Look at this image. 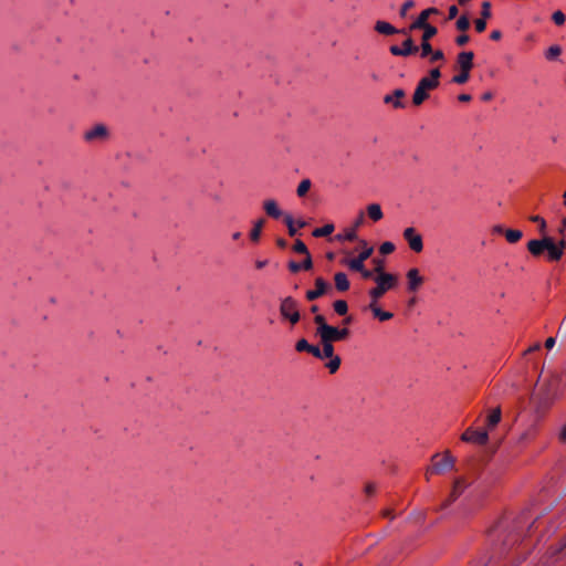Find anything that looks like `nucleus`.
<instances>
[{"label":"nucleus","mask_w":566,"mask_h":566,"mask_svg":"<svg viewBox=\"0 0 566 566\" xmlns=\"http://www.w3.org/2000/svg\"><path fill=\"white\" fill-rule=\"evenodd\" d=\"M441 77V72L439 67H434L430 70L429 75L424 76L426 80H429L431 83H434V86H439Z\"/></svg>","instance_id":"38"},{"label":"nucleus","mask_w":566,"mask_h":566,"mask_svg":"<svg viewBox=\"0 0 566 566\" xmlns=\"http://www.w3.org/2000/svg\"><path fill=\"white\" fill-rule=\"evenodd\" d=\"M287 268L292 273H297L301 271V264L296 261H290L287 263Z\"/></svg>","instance_id":"55"},{"label":"nucleus","mask_w":566,"mask_h":566,"mask_svg":"<svg viewBox=\"0 0 566 566\" xmlns=\"http://www.w3.org/2000/svg\"><path fill=\"white\" fill-rule=\"evenodd\" d=\"M263 208L265 213L273 219H279L283 216L282 210L279 208L276 201L273 199L265 200L263 203Z\"/></svg>","instance_id":"20"},{"label":"nucleus","mask_w":566,"mask_h":566,"mask_svg":"<svg viewBox=\"0 0 566 566\" xmlns=\"http://www.w3.org/2000/svg\"><path fill=\"white\" fill-rule=\"evenodd\" d=\"M439 10L437 8H428L419 14V17L411 23L409 27L410 30H417V29H426V28H436L434 25L428 23V19L431 14H438Z\"/></svg>","instance_id":"10"},{"label":"nucleus","mask_w":566,"mask_h":566,"mask_svg":"<svg viewBox=\"0 0 566 566\" xmlns=\"http://www.w3.org/2000/svg\"><path fill=\"white\" fill-rule=\"evenodd\" d=\"M530 221L538 224V230L543 234V237L547 235L546 234L547 224H546V221L544 220V218H542L541 216H531Z\"/></svg>","instance_id":"37"},{"label":"nucleus","mask_w":566,"mask_h":566,"mask_svg":"<svg viewBox=\"0 0 566 566\" xmlns=\"http://www.w3.org/2000/svg\"><path fill=\"white\" fill-rule=\"evenodd\" d=\"M328 358H329V361L326 363L325 367L328 369V371L331 374H335L340 367L342 359L337 355L328 357Z\"/></svg>","instance_id":"33"},{"label":"nucleus","mask_w":566,"mask_h":566,"mask_svg":"<svg viewBox=\"0 0 566 566\" xmlns=\"http://www.w3.org/2000/svg\"><path fill=\"white\" fill-rule=\"evenodd\" d=\"M486 19L480 18L474 21L475 30L478 32H483L486 29Z\"/></svg>","instance_id":"52"},{"label":"nucleus","mask_w":566,"mask_h":566,"mask_svg":"<svg viewBox=\"0 0 566 566\" xmlns=\"http://www.w3.org/2000/svg\"><path fill=\"white\" fill-rule=\"evenodd\" d=\"M389 52H390L392 55H395V56H402V53H403V52H402V50H401V48H400V46H398V45H391V46L389 48Z\"/></svg>","instance_id":"56"},{"label":"nucleus","mask_w":566,"mask_h":566,"mask_svg":"<svg viewBox=\"0 0 566 566\" xmlns=\"http://www.w3.org/2000/svg\"><path fill=\"white\" fill-rule=\"evenodd\" d=\"M279 311L282 319L289 322L292 326L301 319L298 302L292 296L281 300Z\"/></svg>","instance_id":"4"},{"label":"nucleus","mask_w":566,"mask_h":566,"mask_svg":"<svg viewBox=\"0 0 566 566\" xmlns=\"http://www.w3.org/2000/svg\"><path fill=\"white\" fill-rule=\"evenodd\" d=\"M352 271L360 272L365 268V262L358 258L346 260L344 262Z\"/></svg>","instance_id":"34"},{"label":"nucleus","mask_w":566,"mask_h":566,"mask_svg":"<svg viewBox=\"0 0 566 566\" xmlns=\"http://www.w3.org/2000/svg\"><path fill=\"white\" fill-rule=\"evenodd\" d=\"M464 489H465V481L462 478H458L454 481V484H453V488H452L449 499L446 502H443V504L441 505V509H446L452 502H454L462 494Z\"/></svg>","instance_id":"17"},{"label":"nucleus","mask_w":566,"mask_h":566,"mask_svg":"<svg viewBox=\"0 0 566 566\" xmlns=\"http://www.w3.org/2000/svg\"><path fill=\"white\" fill-rule=\"evenodd\" d=\"M406 96V92L402 88H396L392 94H387L384 97L385 104H392L395 108H403L405 103L402 98Z\"/></svg>","instance_id":"16"},{"label":"nucleus","mask_w":566,"mask_h":566,"mask_svg":"<svg viewBox=\"0 0 566 566\" xmlns=\"http://www.w3.org/2000/svg\"><path fill=\"white\" fill-rule=\"evenodd\" d=\"M264 223H265V220L263 218H261L254 222V226L250 232V238L252 241L258 242L260 240L262 228H263Z\"/></svg>","instance_id":"29"},{"label":"nucleus","mask_w":566,"mask_h":566,"mask_svg":"<svg viewBox=\"0 0 566 566\" xmlns=\"http://www.w3.org/2000/svg\"><path fill=\"white\" fill-rule=\"evenodd\" d=\"M283 217H284V218H283L284 223L286 224L287 230H289V234H290L291 237L296 235V233H297V229H296V228H295V226H294V220H293L292 216H291V214H284Z\"/></svg>","instance_id":"39"},{"label":"nucleus","mask_w":566,"mask_h":566,"mask_svg":"<svg viewBox=\"0 0 566 566\" xmlns=\"http://www.w3.org/2000/svg\"><path fill=\"white\" fill-rule=\"evenodd\" d=\"M564 334V336H566V317L562 321V324L559 325V328H558V333H562Z\"/></svg>","instance_id":"62"},{"label":"nucleus","mask_w":566,"mask_h":566,"mask_svg":"<svg viewBox=\"0 0 566 566\" xmlns=\"http://www.w3.org/2000/svg\"><path fill=\"white\" fill-rule=\"evenodd\" d=\"M375 31H377L378 33L384 34V35H392L396 33H401V34L408 35V33H409V30H407V29L398 30L390 23H388L386 21H381V20H379L375 23Z\"/></svg>","instance_id":"15"},{"label":"nucleus","mask_w":566,"mask_h":566,"mask_svg":"<svg viewBox=\"0 0 566 566\" xmlns=\"http://www.w3.org/2000/svg\"><path fill=\"white\" fill-rule=\"evenodd\" d=\"M557 394L556 380L547 379L538 384L532 395V402L535 408V412L541 416L543 415L553 403Z\"/></svg>","instance_id":"2"},{"label":"nucleus","mask_w":566,"mask_h":566,"mask_svg":"<svg viewBox=\"0 0 566 566\" xmlns=\"http://www.w3.org/2000/svg\"><path fill=\"white\" fill-rule=\"evenodd\" d=\"M368 308L373 312L374 316L377 317L381 322L389 321L394 316V314L391 312L382 311L378 306V304H375V302H370L368 305Z\"/></svg>","instance_id":"22"},{"label":"nucleus","mask_w":566,"mask_h":566,"mask_svg":"<svg viewBox=\"0 0 566 566\" xmlns=\"http://www.w3.org/2000/svg\"><path fill=\"white\" fill-rule=\"evenodd\" d=\"M555 343H556L555 337H548V338L546 339V342H545V347H546L547 349H552V348L554 347Z\"/></svg>","instance_id":"61"},{"label":"nucleus","mask_w":566,"mask_h":566,"mask_svg":"<svg viewBox=\"0 0 566 566\" xmlns=\"http://www.w3.org/2000/svg\"><path fill=\"white\" fill-rule=\"evenodd\" d=\"M502 412L501 408L493 409L486 418V427L493 429L501 421Z\"/></svg>","instance_id":"25"},{"label":"nucleus","mask_w":566,"mask_h":566,"mask_svg":"<svg viewBox=\"0 0 566 566\" xmlns=\"http://www.w3.org/2000/svg\"><path fill=\"white\" fill-rule=\"evenodd\" d=\"M427 57H429V61L431 63H434L437 61H443L444 60V53H443L442 50H433L431 48V52L429 53V55Z\"/></svg>","instance_id":"43"},{"label":"nucleus","mask_w":566,"mask_h":566,"mask_svg":"<svg viewBox=\"0 0 566 566\" xmlns=\"http://www.w3.org/2000/svg\"><path fill=\"white\" fill-rule=\"evenodd\" d=\"M502 38V33L500 30H494L490 34V39L493 41H499Z\"/></svg>","instance_id":"60"},{"label":"nucleus","mask_w":566,"mask_h":566,"mask_svg":"<svg viewBox=\"0 0 566 566\" xmlns=\"http://www.w3.org/2000/svg\"><path fill=\"white\" fill-rule=\"evenodd\" d=\"M322 348H319V356H315L317 359H325L327 357L335 356L333 342L324 336H319Z\"/></svg>","instance_id":"19"},{"label":"nucleus","mask_w":566,"mask_h":566,"mask_svg":"<svg viewBox=\"0 0 566 566\" xmlns=\"http://www.w3.org/2000/svg\"><path fill=\"white\" fill-rule=\"evenodd\" d=\"M474 53L472 51L460 52L457 56V66L460 71H469L473 69Z\"/></svg>","instance_id":"14"},{"label":"nucleus","mask_w":566,"mask_h":566,"mask_svg":"<svg viewBox=\"0 0 566 566\" xmlns=\"http://www.w3.org/2000/svg\"><path fill=\"white\" fill-rule=\"evenodd\" d=\"M395 251V244L392 242H389V241H386L384 242L380 248H379V252L384 255L386 254H390Z\"/></svg>","instance_id":"46"},{"label":"nucleus","mask_w":566,"mask_h":566,"mask_svg":"<svg viewBox=\"0 0 566 566\" xmlns=\"http://www.w3.org/2000/svg\"><path fill=\"white\" fill-rule=\"evenodd\" d=\"M334 281H335V287L339 292H345L349 289L350 284H349L347 275L344 272H337L334 275Z\"/></svg>","instance_id":"23"},{"label":"nucleus","mask_w":566,"mask_h":566,"mask_svg":"<svg viewBox=\"0 0 566 566\" xmlns=\"http://www.w3.org/2000/svg\"><path fill=\"white\" fill-rule=\"evenodd\" d=\"M470 41V36L465 33L460 34L455 38V43L459 46H464Z\"/></svg>","instance_id":"51"},{"label":"nucleus","mask_w":566,"mask_h":566,"mask_svg":"<svg viewBox=\"0 0 566 566\" xmlns=\"http://www.w3.org/2000/svg\"><path fill=\"white\" fill-rule=\"evenodd\" d=\"M504 235L510 243H516L522 239L523 233L521 230L507 229Z\"/></svg>","instance_id":"32"},{"label":"nucleus","mask_w":566,"mask_h":566,"mask_svg":"<svg viewBox=\"0 0 566 566\" xmlns=\"http://www.w3.org/2000/svg\"><path fill=\"white\" fill-rule=\"evenodd\" d=\"M349 334L350 332L346 327L338 328L331 325L323 336L334 343L347 339L349 337Z\"/></svg>","instance_id":"13"},{"label":"nucleus","mask_w":566,"mask_h":566,"mask_svg":"<svg viewBox=\"0 0 566 566\" xmlns=\"http://www.w3.org/2000/svg\"><path fill=\"white\" fill-rule=\"evenodd\" d=\"M562 53V49L559 45H552L545 53L547 60H554L559 56Z\"/></svg>","instance_id":"42"},{"label":"nucleus","mask_w":566,"mask_h":566,"mask_svg":"<svg viewBox=\"0 0 566 566\" xmlns=\"http://www.w3.org/2000/svg\"><path fill=\"white\" fill-rule=\"evenodd\" d=\"M300 264H301V270H305V271L311 270L313 268V261H312L311 254L307 253L305 260Z\"/></svg>","instance_id":"50"},{"label":"nucleus","mask_w":566,"mask_h":566,"mask_svg":"<svg viewBox=\"0 0 566 566\" xmlns=\"http://www.w3.org/2000/svg\"><path fill=\"white\" fill-rule=\"evenodd\" d=\"M559 439H560L563 442H566V424L563 427V429H562V431H560Z\"/></svg>","instance_id":"64"},{"label":"nucleus","mask_w":566,"mask_h":566,"mask_svg":"<svg viewBox=\"0 0 566 566\" xmlns=\"http://www.w3.org/2000/svg\"><path fill=\"white\" fill-rule=\"evenodd\" d=\"M374 272L376 276L380 275H394L392 273L385 272V261L380 258L373 259Z\"/></svg>","instance_id":"30"},{"label":"nucleus","mask_w":566,"mask_h":566,"mask_svg":"<svg viewBox=\"0 0 566 566\" xmlns=\"http://www.w3.org/2000/svg\"><path fill=\"white\" fill-rule=\"evenodd\" d=\"M361 243L365 247V249L358 254L357 258L365 262L367 259L370 258V255L374 252V249L373 247H367L366 241H361Z\"/></svg>","instance_id":"44"},{"label":"nucleus","mask_w":566,"mask_h":566,"mask_svg":"<svg viewBox=\"0 0 566 566\" xmlns=\"http://www.w3.org/2000/svg\"><path fill=\"white\" fill-rule=\"evenodd\" d=\"M344 239L347 240V241H355V240H357L356 229L353 228V229L346 231V233L344 234Z\"/></svg>","instance_id":"54"},{"label":"nucleus","mask_w":566,"mask_h":566,"mask_svg":"<svg viewBox=\"0 0 566 566\" xmlns=\"http://www.w3.org/2000/svg\"><path fill=\"white\" fill-rule=\"evenodd\" d=\"M408 291L416 292L423 283V277L420 275L419 270L413 268L407 272Z\"/></svg>","instance_id":"18"},{"label":"nucleus","mask_w":566,"mask_h":566,"mask_svg":"<svg viewBox=\"0 0 566 566\" xmlns=\"http://www.w3.org/2000/svg\"><path fill=\"white\" fill-rule=\"evenodd\" d=\"M415 7L413 0H407L400 8V17L405 18L407 15L408 10Z\"/></svg>","instance_id":"48"},{"label":"nucleus","mask_w":566,"mask_h":566,"mask_svg":"<svg viewBox=\"0 0 566 566\" xmlns=\"http://www.w3.org/2000/svg\"><path fill=\"white\" fill-rule=\"evenodd\" d=\"M541 349V344L539 343H535L534 345H532L530 348H527L525 352H524V355H527V354H531V353H534V352H537Z\"/></svg>","instance_id":"59"},{"label":"nucleus","mask_w":566,"mask_h":566,"mask_svg":"<svg viewBox=\"0 0 566 566\" xmlns=\"http://www.w3.org/2000/svg\"><path fill=\"white\" fill-rule=\"evenodd\" d=\"M293 250L296 252V253H300V254H307L310 253L307 247L305 245V243L301 240H296L294 245H293Z\"/></svg>","instance_id":"45"},{"label":"nucleus","mask_w":566,"mask_h":566,"mask_svg":"<svg viewBox=\"0 0 566 566\" xmlns=\"http://www.w3.org/2000/svg\"><path fill=\"white\" fill-rule=\"evenodd\" d=\"M421 30L423 31V33L421 35V43L419 45V50H420V56L422 59H424L431 52L432 45L430 43V39H432L438 33V29L437 28H426V29H421Z\"/></svg>","instance_id":"11"},{"label":"nucleus","mask_w":566,"mask_h":566,"mask_svg":"<svg viewBox=\"0 0 566 566\" xmlns=\"http://www.w3.org/2000/svg\"><path fill=\"white\" fill-rule=\"evenodd\" d=\"M566 249V239L563 237L558 242L549 235H544L542 239H533L527 242V250L534 258H539L545 254L548 262L559 261Z\"/></svg>","instance_id":"1"},{"label":"nucleus","mask_w":566,"mask_h":566,"mask_svg":"<svg viewBox=\"0 0 566 566\" xmlns=\"http://www.w3.org/2000/svg\"><path fill=\"white\" fill-rule=\"evenodd\" d=\"M359 273L361 274V276L364 279H366V280H374L375 281L376 275H375L374 270L371 271V270H368V269L364 268V270H361Z\"/></svg>","instance_id":"53"},{"label":"nucleus","mask_w":566,"mask_h":566,"mask_svg":"<svg viewBox=\"0 0 566 566\" xmlns=\"http://www.w3.org/2000/svg\"><path fill=\"white\" fill-rule=\"evenodd\" d=\"M295 349L297 352H306L312 354L314 357L319 356V347L310 344L305 338H301L295 344Z\"/></svg>","instance_id":"21"},{"label":"nucleus","mask_w":566,"mask_h":566,"mask_svg":"<svg viewBox=\"0 0 566 566\" xmlns=\"http://www.w3.org/2000/svg\"><path fill=\"white\" fill-rule=\"evenodd\" d=\"M455 27L459 31L465 32L470 28V20L467 15H461L457 22Z\"/></svg>","instance_id":"41"},{"label":"nucleus","mask_w":566,"mask_h":566,"mask_svg":"<svg viewBox=\"0 0 566 566\" xmlns=\"http://www.w3.org/2000/svg\"><path fill=\"white\" fill-rule=\"evenodd\" d=\"M400 48L403 52L402 56H409L420 52L419 46L413 43V40L409 35L402 42V45Z\"/></svg>","instance_id":"24"},{"label":"nucleus","mask_w":566,"mask_h":566,"mask_svg":"<svg viewBox=\"0 0 566 566\" xmlns=\"http://www.w3.org/2000/svg\"><path fill=\"white\" fill-rule=\"evenodd\" d=\"M461 440L465 442H472L480 446H484L489 441V434L486 430H474L472 428H468L462 433Z\"/></svg>","instance_id":"9"},{"label":"nucleus","mask_w":566,"mask_h":566,"mask_svg":"<svg viewBox=\"0 0 566 566\" xmlns=\"http://www.w3.org/2000/svg\"><path fill=\"white\" fill-rule=\"evenodd\" d=\"M376 286L369 290L370 302L378 304V301L389 291L397 286V275H380L375 277Z\"/></svg>","instance_id":"3"},{"label":"nucleus","mask_w":566,"mask_h":566,"mask_svg":"<svg viewBox=\"0 0 566 566\" xmlns=\"http://www.w3.org/2000/svg\"><path fill=\"white\" fill-rule=\"evenodd\" d=\"M314 323L316 324V335L318 337L324 335L326 333L327 328L331 326L329 324H327L325 317L321 314H317L314 317Z\"/></svg>","instance_id":"26"},{"label":"nucleus","mask_w":566,"mask_h":566,"mask_svg":"<svg viewBox=\"0 0 566 566\" xmlns=\"http://www.w3.org/2000/svg\"><path fill=\"white\" fill-rule=\"evenodd\" d=\"M551 549L552 556H555L556 560L566 559V535L556 547H552Z\"/></svg>","instance_id":"27"},{"label":"nucleus","mask_w":566,"mask_h":566,"mask_svg":"<svg viewBox=\"0 0 566 566\" xmlns=\"http://www.w3.org/2000/svg\"><path fill=\"white\" fill-rule=\"evenodd\" d=\"M552 20L554 21L555 24L563 25L566 21V17L562 11L557 10L553 13Z\"/></svg>","instance_id":"47"},{"label":"nucleus","mask_w":566,"mask_h":566,"mask_svg":"<svg viewBox=\"0 0 566 566\" xmlns=\"http://www.w3.org/2000/svg\"><path fill=\"white\" fill-rule=\"evenodd\" d=\"M458 12H459V10H458L457 6H451V7L449 8L448 19H449V20L454 19V18L458 15Z\"/></svg>","instance_id":"58"},{"label":"nucleus","mask_w":566,"mask_h":566,"mask_svg":"<svg viewBox=\"0 0 566 566\" xmlns=\"http://www.w3.org/2000/svg\"><path fill=\"white\" fill-rule=\"evenodd\" d=\"M333 308L338 315L344 316L348 312V304L344 300H337L333 303Z\"/></svg>","instance_id":"35"},{"label":"nucleus","mask_w":566,"mask_h":566,"mask_svg":"<svg viewBox=\"0 0 566 566\" xmlns=\"http://www.w3.org/2000/svg\"><path fill=\"white\" fill-rule=\"evenodd\" d=\"M334 231V224L333 223H327L321 228H316L314 231H313V235L316 237V238H321V237H327L329 234H332Z\"/></svg>","instance_id":"31"},{"label":"nucleus","mask_w":566,"mask_h":566,"mask_svg":"<svg viewBox=\"0 0 566 566\" xmlns=\"http://www.w3.org/2000/svg\"><path fill=\"white\" fill-rule=\"evenodd\" d=\"M565 231H566V218H564V219L562 220V226H560V228L558 229V233H559L560 235H564Z\"/></svg>","instance_id":"63"},{"label":"nucleus","mask_w":566,"mask_h":566,"mask_svg":"<svg viewBox=\"0 0 566 566\" xmlns=\"http://www.w3.org/2000/svg\"><path fill=\"white\" fill-rule=\"evenodd\" d=\"M331 290L332 286L323 277H317L315 280V290L307 291L306 298L308 301H315Z\"/></svg>","instance_id":"12"},{"label":"nucleus","mask_w":566,"mask_h":566,"mask_svg":"<svg viewBox=\"0 0 566 566\" xmlns=\"http://www.w3.org/2000/svg\"><path fill=\"white\" fill-rule=\"evenodd\" d=\"M376 492V485L374 483H367L365 486V493L370 496Z\"/></svg>","instance_id":"57"},{"label":"nucleus","mask_w":566,"mask_h":566,"mask_svg":"<svg viewBox=\"0 0 566 566\" xmlns=\"http://www.w3.org/2000/svg\"><path fill=\"white\" fill-rule=\"evenodd\" d=\"M437 87L438 86H434V83H431L429 80L422 77L418 82L412 95L413 105L420 106L429 97V92Z\"/></svg>","instance_id":"7"},{"label":"nucleus","mask_w":566,"mask_h":566,"mask_svg":"<svg viewBox=\"0 0 566 566\" xmlns=\"http://www.w3.org/2000/svg\"><path fill=\"white\" fill-rule=\"evenodd\" d=\"M109 138V130L104 124H96L86 129L83 139L88 144H102Z\"/></svg>","instance_id":"5"},{"label":"nucleus","mask_w":566,"mask_h":566,"mask_svg":"<svg viewBox=\"0 0 566 566\" xmlns=\"http://www.w3.org/2000/svg\"><path fill=\"white\" fill-rule=\"evenodd\" d=\"M367 213L373 221H379L384 217L381 207L378 203L369 205L367 207Z\"/></svg>","instance_id":"28"},{"label":"nucleus","mask_w":566,"mask_h":566,"mask_svg":"<svg viewBox=\"0 0 566 566\" xmlns=\"http://www.w3.org/2000/svg\"><path fill=\"white\" fill-rule=\"evenodd\" d=\"M312 182L310 179H303L296 189V193L298 197H304L307 191L311 189Z\"/></svg>","instance_id":"36"},{"label":"nucleus","mask_w":566,"mask_h":566,"mask_svg":"<svg viewBox=\"0 0 566 566\" xmlns=\"http://www.w3.org/2000/svg\"><path fill=\"white\" fill-rule=\"evenodd\" d=\"M481 15L483 19H489L491 17V3L489 1H484L482 3Z\"/></svg>","instance_id":"49"},{"label":"nucleus","mask_w":566,"mask_h":566,"mask_svg":"<svg viewBox=\"0 0 566 566\" xmlns=\"http://www.w3.org/2000/svg\"><path fill=\"white\" fill-rule=\"evenodd\" d=\"M403 239L408 242L409 248L413 252L419 253L423 250L422 237L415 228H406L403 231Z\"/></svg>","instance_id":"8"},{"label":"nucleus","mask_w":566,"mask_h":566,"mask_svg":"<svg viewBox=\"0 0 566 566\" xmlns=\"http://www.w3.org/2000/svg\"><path fill=\"white\" fill-rule=\"evenodd\" d=\"M439 457H440L439 453H436L432 457V465L430 469H428L427 475L429 473L441 474L444 471L451 470L454 467L455 460L450 454L449 451L444 452L443 458L440 459Z\"/></svg>","instance_id":"6"},{"label":"nucleus","mask_w":566,"mask_h":566,"mask_svg":"<svg viewBox=\"0 0 566 566\" xmlns=\"http://www.w3.org/2000/svg\"><path fill=\"white\" fill-rule=\"evenodd\" d=\"M470 78V72L469 71H460L459 74L454 75L452 78V82L455 84H465Z\"/></svg>","instance_id":"40"}]
</instances>
